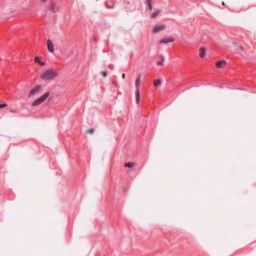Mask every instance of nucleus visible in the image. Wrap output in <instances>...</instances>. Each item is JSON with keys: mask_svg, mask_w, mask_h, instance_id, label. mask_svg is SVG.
Returning <instances> with one entry per match:
<instances>
[{"mask_svg": "<svg viewBox=\"0 0 256 256\" xmlns=\"http://www.w3.org/2000/svg\"><path fill=\"white\" fill-rule=\"evenodd\" d=\"M58 74L52 68L47 70L44 72H43L40 76L41 78L50 80H52L54 78L56 77Z\"/></svg>", "mask_w": 256, "mask_h": 256, "instance_id": "f257e3e1", "label": "nucleus"}, {"mask_svg": "<svg viewBox=\"0 0 256 256\" xmlns=\"http://www.w3.org/2000/svg\"><path fill=\"white\" fill-rule=\"evenodd\" d=\"M50 94V92H46L40 98L35 100L32 103V106H37L39 105L40 104L44 102L46 98H48Z\"/></svg>", "mask_w": 256, "mask_h": 256, "instance_id": "f03ea898", "label": "nucleus"}, {"mask_svg": "<svg viewBox=\"0 0 256 256\" xmlns=\"http://www.w3.org/2000/svg\"><path fill=\"white\" fill-rule=\"evenodd\" d=\"M41 85H38L33 89H32L28 93V96L29 98L32 96L34 94H36L40 89Z\"/></svg>", "mask_w": 256, "mask_h": 256, "instance_id": "7ed1b4c3", "label": "nucleus"}, {"mask_svg": "<svg viewBox=\"0 0 256 256\" xmlns=\"http://www.w3.org/2000/svg\"><path fill=\"white\" fill-rule=\"evenodd\" d=\"M166 28V26L164 24L156 25L153 28V32L156 33L160 31L164 30Z\"/></svg>", "mask_w": 256, "mask_h": 256, "instance_id": "20e7f679", "label": "nucleus"}, {"mask_svg": "<svg viewBox=\"0 0 256 256\" xmlns=\"http://www.w3.org/2000/svg\"><path fill=\"white\" fill-rule=\"evenodd\" d=\"M47 45H48V50L50 52H54V46H53V44H52V42L50 40H48L47 42Z\"/></svg>", "mask_w": 256, "mask_h": 256, "instance_id": "39448f33", "label": "nucleus"}, {"mask_svg": "<svg viewBox=\"0 0 256 256\" xmlns=\"http://www.w3.org/2000/svg\"><path fill=\"white\" fill-rule=\"evenodd\" d=\"M174 41V40L172 38H165L161 40L160 42V44H168L170 42H172Z\"/></svg>", "mask_w": 256, "mask_h": 256, "instance_id": "423d86ee", "label": "nucleus"}, {"mask_svg": "<svg viewBox=\"0 0 256 256\" xmlns=\"http://www.w3.org/2000/svg\"><path fill=\"white\" fill-rule=\"evenodd\" d=\"M226 64V62L224 60H221L220 61H218L216 62V66L218 68H222Z\"/></svg>", "mask_w": 256, "mask_h": 256, "instance_id": "0eeeda50", "label": "nucleus"}, {"mask_svg": "<svg viewBox=\"0 0 256 256\" xmlns=\"http://www.w3.org/2000/svg\"><path fill=\"white\" fill-rule=\"evenodd\" d=\"M136 94V101L138 104L140 100V94L138 89H136L135 92Z\"/></svg>", "mask_w": 256, "mask_h": 256, "instance_id": "6e6552de", "label": "nucleus"}, {"mask_svg": "<svg viewBox=\"0 0 256 256\" xmlns=\"http://www.w3.org/2000/svg\"><path fill=\"white\" fill-rule=\"evenodd\" d=\"M140 74H139L138 77L136 80L135 85L136 87V89H138L139 84L140 80Z\"/></svg>", "mask_w": 256, "mask_h": 256, "instance_id": "1a4fd4ad", "label": "nucleus"}, {"mask_svg": "<svg viewBox=\"0 0 256 256\" xmlns=\"http://www.w3.org/2000/svg\"><path fill=\"white\" fill-rule=\"evenodd\" d=\"M140 74H139L138 77L136 80L135 85L136 87V89H138L139 84L140 80Z\"/></svg>", "mask_w": 256, "mask_h": 256, "instance_id": "9d476101", "label": "nucleus"}, {"mask_svg": "<svg viewBox=\"0 0 256 256\" xmlns=\"http://www.w3.org/2000/svg\"><path fill=\"white\" fill-rule=\"evenodd\" d=\"M200 57L203 58L205 54V52H206L205 48L203 47H201L200 49Z\"/></svg>", "mask_w": 256, "mask_h": 256, "instance_id": "9b49d317", "label": "nucleus"}, {"mask_svg": "<svg viewBox=\"0 0 256 256\" xmlns=\"http://www.w3.org/2000/svg\"><path fill=\"white\" fill-rule=\"evenodd\" d=\"M34 61L36 62H38L40 64L41 66H44L46 64V63L44 62H41L40 60V58L38 56H36L34 58Z\"/></svg>", "mask_w": 256, "mask_h": 256, "instance_id": "f8f14e48", "label": "nucleus"}, {"mask_svg": "<svg viewBox=\"0 0 256 256\" xmlns=\"http://www.w3.org/2000/svg\"><path fill=\"white\" fill-rule=\"evenodd\" d=\"M135 164L133 162H128L127 163H126L124 164V166L126 167H128L129 168H132L134 166Z\"/></svg>", "mask_w": 256, "mask_h": 256, "instance_id": "ddd939ff", "label": "nucleus"}, {"mask_svg": "<svg viewBox=\"0 0 256 256\" xmlns=\"http://www.w3.org/2000/svg\"><path fill=\"white\" fill-rule=\"evenodd\" d=\"M161 82L159 79L156 80L154 82V86L156 87L160 84Z\"/></svg>", "mask_w": 256, "mask_h": 256, "instance_id": "4468645a", "label": "nucleus"}, {"mask_svg": "<svg viewBox=\"0 0 256 256\" xmlns=\"http://www.w3.org/2000/svg\"><path fill=\"white\" fill-rule=\"evenodd\" d=\"M146 5L148 8V9L151 10H152V6L151 4L150 0H147L146 2Z\"/></svg>", "mask_w": 256, "mask_h": 256, "instance_id": "2eb2a0df", "label": "nucleus"}, {"mask_svg": "<svg viewBox=\"0 0 256 256\" xmlns=\"http://www.w3.org/2000/svg\"><path fill=\"white\" fill-rule=\"evenodd\" d=\"M160 10H158L156 12H154V14H152V15H151V18H155L157 16L158 14L160 13Z\"/></svg>", "mask_w": 256, "mask_h": 256, "instance_id": "dca6fc26", "label": "nucleus"}, {"mask_svg": "<svg viewBox=\"0 0 256 256\" xmlns=\"http://www.w3.org/2000/svg\"><path fill=\"white\" fill-rule=\"evenodd\" d=\"M50 9L54 12H56L55 10H54V4H51Z\"/></svg>", "mask_w": 256, "mask_h": 256, "instance_id": "f3484780", "label": "nucleus"}, {"mask_svg": "<svg viewBox=\"0 0 256 256\" xmlns=\"http://www.w3.org/2000/svg\"><path fill=\"white\" fill-rule=\"evenodd\" d=\"M94 128H91V129H90V130H88L86 131V132H88V133H90V134H92L94 133Z\"/></svg>", "mask_w": 256, "mask_h": 256, "instance_id": "a211bd4d", "label": "nucleus"}, {"mask_svg": "<svg viewBox=\"0 0 256 256\" xmlns=\"http://www.w3.org/2000/svg\"><path fill=\"white\" fill-rule=\"evenodd\" d=\"M163 62H164V58H162V60L158 62L157 64L158 65H162L163 64Z\"/></svg>", "mask_w": 256, "mask_h": 256, "instance_id": "6ab92c4d", "label": "nucleus"}, {"mask_svg": "<svg viewBox=\"0 0 256 256\" xmlns=\"http://www.w3.org/2000/svg\"><path fill=\"white\" fill-rule=\"evenodd\" d=\"M6 106V104H0V108H4Z\"/></svg>", "mask_w": 256, "mask_h": 256, "instance_id": "aec40b11", "label": "nucleus"}, {"mask_svg": "<svg viewBox=\"0 0 256 256\" xmlns=\"http://www.w3.org/2000/svg\"><path fill=\"white\" fill-rule=\"evenodd\" d=\"M102 76L104 78L106 77L107 76V73L106 71H104L102 72Z\"/></svg>", "mask_w": 256, "mask_h": 256, "instance_id": "412c9836", "label": "nucleus"}, {"mask_svg": "<svg viewBox=\"0 0 256 256\" xmlns=\"http://www.w3.org/2000/svg\"><path fill=\"white\" fill-rule=\"evenodd\" d=\"M106 6L107 7V8H113V6H108V5L106 4Z\"/></svg>", "mask_w": 256, "mask_h": 256, "instance_id": "4be33fe9", "label": "nucleus"}, {"mask_svg": "<svg viewBox=\"0 0 256 256\" xmlns=\"http://www.w3.org/2000/svg\"><path fill=\"white\" fill-rule=\"evenodd\" d=\"M122 78L123 79H124V78H125V74H122Z\"/></svg>", "mask_w": 256, "mask_h": 256, "instance_id": "5701e85b", "label": "nucleus"}, {"mask_svg": "<svg viewBox=\"0 0 256 256\" xmlns=\"http://www.w3.org/2000/svg\"><path fill=\"white\" fill-rule=\"evenodd\" d=\"M47 0H41V1L43 2H44L46 1Z\"/></svg>", "mask_w": 256, "mask_h": 256, "instance_id": "b1692460", "label": "nucleus"}, {"mask_svg": "<svg viewBox=\"0 0 256 256\" xmlns=\"http://www.w3.org/2000/svg\"><path fill=\"white\" fill-rule=\"evenodd\" d=\"M222 4L223 6H224V2H222Z\"/></svg>", "mask_w": 256, "mask_h": 256, "instance_id": "393cba45", "label": "nucleus"}, {"mask_svg": "<svg viewBox=\"0 0 256 256\" xmlns=\"http://www.w3.org/2000/svg\"><path fill=\"white\" fill-rule=\"evenodd\" d=\"M152 0H150V1H152Z\"/></svg>", "mask_w": 256, "mask_h": 256, "instance_id": "a878e982", "label": "nucleus"}]
</instances>
